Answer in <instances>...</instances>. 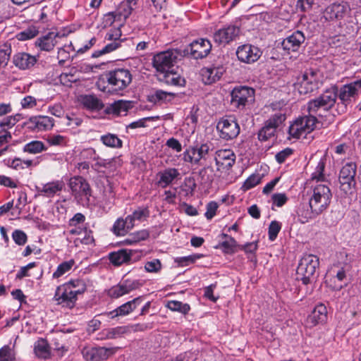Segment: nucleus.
<instances>
[{
	"mask_svg": "<svg viewBox=\"0 0 361 361\" xmlns=\"http://www.w3.org/2000/svg\"><path fill=\"white\" fill-rule=\"evenodd\" d=\"M128 69L118 68L104 73L97 82L99 90L106 93H118L125 90L132 82Z\"/></svg>",
	"mask_w": 361,
	"mask_h": 361,
	"instance_id": "nucleus-1",
	"label": "nucleus"
},
{
	"mask_svg": "<svg viewBox=\"0 0 361 361\" xmlns=\"http://www.w3.org/2000/svg\"><path fill=\"white\" fill-rule=\"evenodd\" d=\"M319 257L314 255H306L303 256L297 267V279L301 280L302 284L308 285L317 278L316 270L319 268Z\"/></svg>",
	"mask_w": 361,
	"mask_h": 361,
	"instance_id": "nucleus-2",
	"label": "nucleus"
},
{
	"mask_svg": "<svg viewBox=\"0 0 361 361\" xmlns=\"http://www.w3.org/2000/svg\"><path fill=\"white\" fill-rule=\"evenodd\" d=\"M361 90V79L337 87V111L341 114L346 111L347 106L355 99Z\"/></svg>",
	"mask_w": 361,
	"mask_h": 361,
	"instance_id": "nucleus-3",
	"label": "nucleus"
},
{
	"mask_svg": "<svg viewBox=\"0 0 361 361\" xmlns=\"http://www.w3.org/2000/svg\"><path fill=\"white\" fill-rule=\"evenodd\" d=\"M212 45L210 41L206 38H199L193 40L185 47L180 48V57H186L192 59H203L210 53Z\"/></svg>",
	"mask_w": 361,
	"mask_h": 361,
	"instance_id": "nucleus-4",
	"label": "nucleus"
},
{
	"mask_svg": "<svg viewBox=\"0 0 361 361\" xmlns=\"http://www.w3.org/2000/svg\"><path fill=\"white\" fill-rule=\"evenodd\" d=\"M332 193L329 188L319 184L313 190V195L309 200V207L316 214H320L331 203Z\"/></svg>",
	"mask_w": 361,
	"mask_h": 361,
	"instance_id": "nucleus-5",
	"label": "nucleus"
},
{
	"mask_svg": "<svg viewBox=\"0 0 361 361\" xmlns=\"http://www.w3.org/2000/svg\"><path fill=\"white\" fill-rule=\"evenodd\" d=\"M180 48L167 50L153 56L152 65L156 70L161 73L171 71L174 63L178 59H180Z\"/></svg>",
	"mask_w": 361,
	"mask_h": 361,
	"instance_id": "nucleus-6",
	"label": "nucleus"
},
{
	"mask_svg": "<svg viewBox=\"0 0 361 361\" xmlns=\"http://www.w3.org/2000/svg\"><path fill=\"white\" fill-rule=\"evenodd\" d=\"M68 185L78 202L89 203L92 189L85 178L80 176H73L69 180Z\"/></svg>",
	"mask_w": 361,
	"mask_h": 361,
	"instance_id": "nucleus-7",
	"label": "nucleus"
},
{
	"mask_svg": "<svg viewBox=\"0 0 361 361\" xmlns=\"http://www.w3.org/2000/svg\"><path fill=\"white\" fill-rule=\"evenodd\" d=\"M318 123L314 115L310 114L300 117L289 127L288 133L295 138H300L303 133H310L313 131Z\"/></svg>",
	"mask_w": 361,
	"mask_h": 361,
	"instance_id": "nucleus-8",
	"label": "nucleus"
},
{
	"mask_svg": "<svg viewBox=\"0 0 361 361\" xmlns=\"http://www.w3.org/2000/svg\"><path fill=\"white\" fill-rule=\"evenodd\" d=\"M255 90L247 86H238L231 92V103L238 109L252 104L255 102Z\"/></svg>",
	"mask_w": 361,
	"mask_h": 361,
	"instance_id": "nucleus-9",
	"label": "nucleus"
},
{
	"mask_svg": "<svg viewBox=\"0 0 361 361\" xmlns=\"http://www.w3.org/2000/svg\"><path fill=\"white\" fill-rule=\"evenodd\" d=\"M219 136L225 140L235 138L240 133V126L234 116H228L220 118L216 125Z\"/></svg>",
	"mask_w": 361,
	"mask_h": 361,
	"instance_id": "nucleus-10",
	"label": "nucleus"
},
{
	"mask_svg": "<svg viewBox=\"0 0 361 361\" xmlns=\"http://www.w3.org/2000/svg\"><path fill=\"white\" fill-rule=\"evenodd\" d=\"M142 257L141 252L136 250L121 249L111 252L108 255L110 262L115 267L123 264H129L138 261Z\"/></svg>",
	"mask_w": 361,
	"mask_h": 361,
	"instance_id": "nucleus-11",
	"label": "nucleus"
},
{
	"mask_svg": "<svg viewBox=\"0 0 361 361\" xmlns=\"http://www.w3.org/2000/svg\"><path fill=\"white\" fill-rule=\"evenodd\" d=\"M118 349V347H84L81 353L87 361H104L114 355Z\"/></svg>",
	"mask_w": 361,
	"mask_h": 361,
	"instance_id": "nucleus-12",
	"label": "nucleus"
},
{
	"mask_svg": "<svg viewBox=\"0 0 361 361\" xmlns=\"http://www.w3.org/2000/svg\"><path fill=\"white\" fill-rule=\"evenodd\" d=\"M317 72L312 69L305 71L300 81L295 84V88L300 95H305L318 89Z\"/></svg>",
	"mask_w": 361,
	"mask_h": 361,
	"instance_id": "nucleus-13",
	"label": "nucleus"
},
{
	"mask_svg": "<svg viewBox=\"0 0 361 361\" xmlns=\"http://www.w3.org/2000/svg\"><path fill=\"white\" fill-rule=\"evenodd\" d=\"M77 299L78 296L73 293V290L70 289L68 285L58 286L54 296V300L58 305L69 309L75 307Z\"/></svg>",
	"mask_w": 361,
	"mask_h": 361,
	"instance_id": "nucleus-14",
	"label": "nucleus"
},
{
	"mask_svg": "<svg viewBox=\"0 0 361 361\" xmlns=\"http://www.w3.org/2000/svg\"><path fill=\"white\" fill-rule=\"evenodd\" d=\"M350 11L349 4L344 1H336L329 5L324 11V15L328 20H340L343 19Z\"/></svg>",
	"mask_w": 361,
	"mask_h": 361,
	"instance_id": "nucleus-15",
	"label": "nucleus"
},
{
	"mask_svg": "<svg viewBox=\"0 0 361 361\" xmlns=\"http://www.w3.org/2000/svg\"><path fill=\"white\" fill-rule=\"evenodd\" d=\"M144 296L137 297L133 300L121 305L111 312L102 313V315H106V317L112 319L118 317L128 315L142 302Z\"/></svg>",
	"mask_w": 361,
	"mask_h": 361,
	"instance_id": "nucleus-16",
	"label": "nucleus"
},
{
	"mask_svg": "<svg viewBox=\"0 0 361 361\" xmlns=\"http://www.w3.org/2000/svg\"><path fill=\"white\" fill-rule=\"evenodd\" d=\"M262 55L260 49L253 45L246 44L238 47L236 56L239 61L245 63L257 61Z\"/></svg>",
	"mask_w": 361,
	"mask_h": 361,
	"instance_id": "nucleus-17",
	"label": "nucleus"
},
{
	"mask_svg": "<svg viewBox=\"0 0 361 361\" xmlns=\"http://www.w3.org/2000/svg\"><path fill=\"white\" fill-rule=\"evenodd\" d=\"M239 32L240 27L238 26L230 25L216 31L214 34V40L219 44H228L238 36Z\"/></svg>",
	"mask_w": 361,
	"mask_h": 361,
	"instance_id": "nucleus-18",
	"label": "nucleus"
},
{
	"mask_svg": "<svg viewBox=\"0 0 361 361\" xmlns=\"http://www.w3.org/2000/svg\"><path fill=\"white\" fill-rule=\"evenodd\" d=\"M173 92L164 91L159 89H152L147 97V100L154 105L161 106L171 103L176 97Z\"/></svg>",
	"mask_w": 361,
	"mask_h": 361,
	"instance_id": "nucleus-19",
	"label": "nucleus"
},
{
	"mask_svg": "<svg viewBox=\"0 0 361 361\" xmlns=\"http://www.w3.org/2000/svg\"><path fill=\"white\" fill-rule=\"evenodd\" d=\"M133 101L119 99L107 106L104 109V113L108 115L112 114L117 116H126L127 112L133 109Z\"/></svg>",
	"mask_w": 361,
	"mask_h": 361,
	"instance_id": "nucleus-20",
	"label": "nucleus"
},
{
	"mask_svg": "<svg viewBox=\"0 0 361 361\" xmlns=\"http://www.w3.org/2000/svg\"><path fill=\"white\" fill-rule=\"evenodd\" d=\"M305 40V37L303 32L300 30H296L282 41L281 46L284 50L288 52L296 51L299 49L300 45Z\"/></svg>",
	"mask_w": 361,
	"mask_h": 361,
	"instance_id": "nucleus-21",
	"label": "nucleus"
},
{
	"mask_svg": "<svg viewBox=\"0 0 361 361\" xmlns=\"http://www.w3.org/2000/svg\"><path fill=\"white\" fill-rule=\"evenodd\" d=\"M78 101L83 109L90 111H99L104 108V104L94 94H82Z\"/></svg>",
	"mask_w": 361,
	"mask_h": 361,
	"instance_id": "nucleus-22",
	"label": "nucleus"
},
{
	"mask_svg": "<svg viewBox=\"0 0 361 361\" xmlns=\"http://www.w3.org/2000/svg\"><path fill=\"white\" fill-rule=\"evenodd\" d=\"M215 162L218 166L228 170L235 162V154L231 149L219 150L216 152Z\"/></svg>",
	"mask_w": 361,
	"mask_h": 361,
	"instance_id": "nucleus-23",
	"label": "nucleus"
},
{
	"mask_svg": "<svg viewBox=\"0 0 361 361\" xmlns=\"http://www.w3.org/2000/svg\"><path fill=\"white\" fill-rule=\"evenodd\" d=\"M36 56L25 52H19L13 57V64L20 70L30 69L37 63Z\"/></svg>",
	"mask_w": 361,
	"mask_h": 361,
	"instance_id": "nucleus-24",
	"label": "nucleus"
},
{
	"mask_svg": "<svg viewBox=\"0 0 361 361\" xmlns=\"http://www.w3.org/2000/svg\"><path fill=\"white\" fill-rule=\"evenodd\" d=\"M324 111L330 110L336 104L337 99V86L334 85L326 90L318 97Z\"/></svg>",
	"mask_w": 361,
	"mask_h": 361,
	"instance_id": "nucleus-25",
	"label": "nucleus"
},
{
	"mask_svg": "<svg viewBox=\"0 0 361 361\" xmlns=\"http://www.w3.org/2000/svg\"><path fill=\"white\" fill-rule=\"evenodd\" d=\"M59 36V33L49 32L47 35L38 38L35 42V46L39 47L41 50L50 51L56 44V38Z\"/></svg>",
	"mask_w": 361,
	"mask_h": 361,
	"instance_id": "nucleus-26",
	"label": "nucleus"
},
{
	"mask_svg": "<svg viewBox=\"0 0 361 361\" xmlns=\"http://www.w3.org/2000/svg\"><path fill=\"white\" fill-rule=\"evenodd\" d=\"M327 318V310L324 304L317 305L311 314L308 316L307 320L313 326L324 322Z\"/></svg>",
	"mask_w": 361,
	"mask_h": 361,
	"instance_id": "nucleus-27",
	"label": "nucleus"
},
{
	"mask_svg": "<svg viewBox=\"0 0 361 361\" xmlns=\"http://www.w3.org/2000/svg\"><path fill=\"white\" fill-rule=\"evenodd\" d=\"M159 80L169 85L176 87H184L186 83L185 78L173 70L164 73L162 77L159 78Z\"/></svg>",
	"mask_w": 361,
	"mask_h": 361,
	"instance_id": "nucleus-28",
	"label": "nucleus"
},
{
	"mask_svg": "<svg viewBox=\"0 0 361 361\" xmlns=\"http://www.w3.org/2000/svg\"><path fill=\"white\" fill-rule=\"evenodd\" d=\"M128 332H129V326H121L111 329H107L103 330L99 334L100 337L98 339H115L121 337L122 335L127 334Z\"/></svg>",
	"mask_w": 361,
	"mask_h": 361,
	"instance_id": "nucleus-29",
	"label": "nucleus"
},
{
	"mask_svg": "<svg viewBox=\"0 0 361 361\" xmlns=\"http://www.w3.org/2000/svg\"><path fill=\"white\" fill-rule=\"evenodd\" d=\"M51 347L47 339L39 338L34 346V352L37 357L47 360L51 357Z\"/></svg>",
	"mask_w": 361,
	"mask_h": 361,
	"instance_id": "nucleus-30",
	"label": "nucleus"
},
{
	"mask_svg": "<svg viewBox=\"0 0 361 361\" xmlns=\"http://www.w3.org/2000/svg\"><path fill=\"white\" fill-rule=\"evenodd\" d=\"M180 173L177 169L168 168L163 172L160 173V179L159 183L162 188H166L169 185L174 179L179 176Z\"/></svg>",
	"mask_w": 361,
	"mask_h": 361,
	"instance_id": "nucleus-31",
	"label": "nucleus"
},
{
	"mask_svg": "<svg viewBox=\"0 0 361 361\" xmlns=\"http://www.w3.org/2000/svg\"><path fill=\"white\" fill-rule=\"evenodd\" d=\"M63 183L62 182H52L48 183L43 185L41 188L39 187H36V189L38 192L41 194L44 193L47 197L54 196L58 191H61L63 188Z\"/></svg>",
	"mask_w": 361,
	"mask_h": 361,
	"instance_id": "nucleus-32",
	"label": "nucleus"
},
{
	"mask_svg": "<svg viewBox=\"0 0 361 361\" xmlns=\"http://www.w3.org/2000/svg\"><path fill=\"white\" fill-rule=\"evenodd\" d=\"M237 247H239L235 239L233 237H229V240H226L219 243L216 249H221L224 254L232 255L237 252Z\"/></svg>",
	"mask_w": 361,
	"mask_h": 361,
	"instance_id": "nucleus-33",
	"label": "nucleus"
},
{
	"mask_svg": "<svg viewBox=\"0 0 361 361\" xmlns=\"http://www.w3.org/2000/svg\"><path fill=\"white\" fill-rule=\"evenodd\" d=\"M47 150V147H46L45 145L39 140L31 141L27 143L23 149L24 152L32 154H39Z\"/></svg>",
	"mask_w": 361,
	"mask_h": 361,
	"instance_id": "nucleus-34",
	"label": "nucleus"
},
{
	"mask_svg": "<svg viewBox=\"0 0 361 361\" xmlns=\"http://www.w3.org/2000/svg\"><path fill=\"white\" fill-rule=\"evenodd\" d=\"M102 143L109 147L121 148L123 146L122 140L115 134L108 133L101 137Z\"/></svg>",
	"mask_w": 361,
	"mask_h": 361,
	"instance_id": "nucleus-35",
	"label": "nucleus"
},
{
	"mask_svg": "<svg viewBox=\"0 0 361 361\" xmlns=\"http://www.w3.org/2000/svg\"><path fill=\"white\" fill-rule=\"evenodd\" d=\"M166 307L174 312H178L187 314L190 310V306L188 303H183L177 300H171L167 303Z\"/></svg>",
	"mask_w": 361,
	"mask_h": 361,
	"instance_id": "nucleus-36",
	"label": "nucleus"
},
{
	"mask_svg": "<svg viewBox=\"0 0 361 361\" xmlns=\"http://www.w3.org/2000/svg\"><path fill=\"white\" fill-rule=\"evenodd\" d=\"M338 183L340 184V189L345 195H350L353 192V189L355 185V180L350 179L349 178L338 177Z\"/></svg>",
	"mask_w": 361,
	"mask_h": 361,
	"instance_id": "nucleus-37",
	"label": "nucleus"
},
{
	"mask_svg": "<svg viewBox=\"0 0 361 361\" xmlns=\"http://www.w3.org/2000/svg\"><path fill=\"white\" fill-rule=\"evenodd\" d=\"M63 285H68L70 289L73 290V293H74L77 296L78 295H82L87 290L85 282L80 279L71 280Z\"/></svg>",
	"mask_w": 361,
	"mask_h": 361,
	"instance_id": "nucleus-38",
	"label": "nucleus"
},
{
	"mask_svg": "<svg viewBox=\"0 0 361 361\" xmlns=\"http://www.w3.org/2000/svg\"><path fill=\"white\" fill-rule=\"evenodd\" d=\"M11 52L12 49L10 44L5 43L0 45V67L1 66L5 67L8 65Z\"/></svg>",
	"mask_w": 361,
	"mask_h": 361,
	"instance_id": "nucleus-39",
	"label": "nucleus"
},
{
	"mask_svg": "<svg viewBox=\"0 0 361 361\" xmlns=\"http://www.w3.org/2000/svg\"><path fill=\"white\" fill-rule=\"evenodd\" d=\"M38 33V29L35 26L31 25L18 33L16 37L20 41H25L35 37Z\"/></svg>",
	"mask_w": 361,
	"mask_h": 361,
	"instance_id": "nucleus-40",
	"label": "nucleus"
},
{
	"mask_svg": "<svg viewBox=\"0 0 361 361\" xmlns=\"http://www.w3.org/2000/svg\"><path fill=\"white\" fill-rule=\"evenodd\" d=\"M203 254H193L186 257H176L175 262L180 267H185L190 264H194L197 259L204 257Z\"/></svg>",
	"mask_w": 361,
	"mask_h": 361,
	"instance_id": "nucleus-41",
	"label": "nucleus"
},
{
	"mask_svg": "<svg viewBox=\"0 0 361 361\" xmlns=\"http://www.w3.org/2000/svg\"><path fill=\"white\" fill-rule=\"evenodd\" d=\"M357 166L355 163L350 162L344 165L340 171L339 176L355 179Z\"/></svg>",
	"mask_w": 361,
	"mask_h": 361,
	"instance_id": "nucleus-42",
	"label": "nucleus"
},
{
	"mask_svg": "<svg viewBox=\"0 0 361 361\" xmlns=\"http://www.w3.org/2000/svg\"><path fill=\"white\" fill-rule=\"evenodd\" d=\"M309 204L308 205H303L302 207H300L298 212V216L300 218V221L301 223L305 224L309 221V219H311L318 214H316L314 212H313L312 209H310V210L308 209Z\"/></svg>",
	"mask_w": 361,
	"mask_h": 361,
	"instance_id": "nucleus-43",
	"label": "nucleus"
},
{
	"mask_svg": "<svg viewBox=\"0 0 361 361\" xmlns=\"http://www.w3.org/2000/svg\"><path fill=\"white\" fill-rule=\"evenodd\" d=\"M276 129L265 122L264 126L262 127L257 133L258 140L260 141H267L274 135Z\"/></svg>",
	"mask_w": 361,
	"mask_h": 361,
	"instance_id": "nucleus-44",
	"label": "nucleus"
},
{
	"mask_svg": "<svg viewBox=\"0 0 361 361\" xmlns=\"http://www.w3.org/2000/svg\"><path fill=\"white\" fill-rule=\"evenodd\" d=\"M74 264L75 261L73 259L62 262L58 266L56 270L54 272L53 278L56 279L61 277L64 274L70 271Z\"/></svg>",
	"mask_w": 361,
	"mask_h": 361,
	"instance_id": "nucleus-45",
	"label": "nucleus"
},
{
	"mask_svg": "<svg viewBox=\"0 0 361 361\" xmlns=\"http://www.w3.org/2000/svg\"><path fill=\"white\" fill-rule=\"evenodd\" d=\"M322 109L324 110V106H322L318 97L311 99L308 102L307 104V110L310 114L317 116H321L320 114L318 113L319 110Z\"/></svg>",
	"mask_w": 361,
	"mask_h": 361,
	"instance_id": "nucleus-46",
	"label": "nucleus"
},
{
	"mask_svg": "<svg viewBox=\"0 0 361 361\" xmlns=\"http://www.w3.org/2000/svg\"><path fill=\"white\" fill-rule=\"evenodd\" d=\"M210 150V147L207 143H203L200 145L196 144V145L191 147L192 154H199L200 156V157L203 158V159H206V155L209 154Z\"/></svg>",
	"mask_w": 361,
	"mask_h": 361,
	"instance_id": "nucleus-47",
	"label": "nucleus"
},
{
	"mask_svg": "<svg viewBox=\"0 0 361 361\" xmlns=\"http://www.w3.org/2000/svg\"><path fill=\"white\" fill-rule=\"evenodd\" d=\"M106 293L111 298H118L126 294L122 282L112 286L107 290Z\"/></svg>",
	"mask_w": 361,
	"mask_h": 361,
	"instance_id": "nucleus-48",
	"label": "nucleus"
},
{
	"mask_svg": "<svg viewBox=\"0 0 361 361\" xmlns=\"http://www.w3.org/2000/svg\"><path fill=\"white\" fill-rule=\"evenodd\" d=\"M281 229V224L277 221H272L268 228L269 239L274 241L278 236L279 233Z\"/></svg>",
	"mask_w": 361,
	"mask_h": 361,
	"instance_id": "nucleus-49",
	"label": "nucleus"
},
{
	"mask_svg": "<svg viewBox=\"0 0 361 361\" xmlns=\"http://www.w3.org/2000/svg\"><path fill=\"white\" fill-rule=\"evenodd\" d=\"M261 179L259 174H252L245 180L242 189L245 191L254 188L260 183Z\"/></svg>",
	"mask_w": 361,
	"mask_h": 361,
	"instance_id": "nucleus-50",
	"label": "nucleus"
},
{
	"mask_svg": "<svg viewBox=\"0 0 361 361\" xmlns=\"http://www.w3.org/2000/svg\"><path fill=\"white\" fill-rule=\"evenodd\" d=\"M286 116L285 114L279 112L271 116L266 123L276 129L286 120Z\"/></svg>",
	"mask_w": 361,
	"mask_h": 361,
	"instance_id": "nucleus-51",
	"label": "nucleus"
},
{
	"mask_svg": "<svg viewBox=\"0 0 361 361\" xmlns=\"http://www.w3.org/2000/svg\"><path fill=\"white\" fill-rule=\"evenodd\" d=\"M54 118L49 116H39V121L37 123V128L39 130H49L54 126Z\"/></svg>",
	"mask_w": 361,
	"mask_h": 361,
	"instance_id": "nucleus-52",
	"label": "nucleus"
},
{
	"mask_svg": "<svg viewBox=\"0 0 361 361\" xmlns=\"http://www.w3.org/2000/svg\"><path fill=\"white\" fill-rule=\"evenodd\" d=\"M159 116L145 117V118L139 119L138 121L130 123L129 125H128L126 126V128L134 129V128H145L147 126V125H146L147 121H156V120H159Z\"/></svg>",
	"mask_w": 361,
	"mask_h": 361,
	"instance_id": "nucleus-53",
	"label": "nucleus"
},
{
	"mask_svg": "<svg viewBox=\"0 0 361 361\" xmlns=\"http://www.w3.org/2000/svg\"><path fill=\"white\" fill-rule=\"evenodd\" d=\"M112 231L116 235H124L128 231L124 222V219L121 218L118 219L113 226Z\"/></svg>",
	"mask_w": 361,
	"mask_h": 361,
	"instance_id": "nucleus-54",
	"label": "nucleus"
},
{
	"mask_svg": "<svg viewBox=\"0 0 361 361\" xmlns=\"http://www.w3.org/2000/svg\"><path fill=\"white\" fill-rule=\"evenodd\" d=\"M23 118L24 116L21 114H16L14 116H8L0 122V127L7 126L8 128H12L16 124V123Z\"/></svg>",
	"mask_w": 361,
	"mask_h": 361,
	"instance_id": "nucleus-55",
	"label": "nucleus"
},
{
	"mask_svg": "<svg viewBox=\"0 0 361 361\" xmlns=\"http://www.w3.org/2000/svg\"><path fill=\"white\" fill-rule=\"evenodd\" d=\"M122 283L123 284L126 294H128L130 292L142 286V283L140 280L126 279L122 281Z\"/></svg>",
	"mask_w": 361,
	"mask_h": 361,
	"instance_id": "nucleus-56",
	"label": "nucleus"
},
{
	"mask_svg": "<svg viewBox=\"0 0 361 361\" xmlns=\"http://www.w3.org/2000/svg\"><path fill=\"white\" fill-rule=\"evenodd\" d=\"M184 185L185 187L188 188V189L186 190L182 188V190L185 192V195H190L192 196L197 188V184L195 183V178L192 176L185 178Z\"/></svg>",
	"mask_w": 361,
	"mask_h": 361,
	"instance_id": "nucleus-57",
	"label": "nucleus"
},
{
	"mask_svg": "<svg viewBox=\"0 0 361 361\" xmlns=\"http://www.w3.org/2000/svg\"><path fill=\"white\" fill-rule=\"evenodd\" d=\"M12 238L13 241L20 246L24 245L27 241V234L24 231L18 229L13 232Z\"/></svg>",
	"mask_w": 361,
	"mask_h": 361,
	"instance_id": "nucleus-58",
	"label": "nucleus"
},
{
	"mask_svg": "<svg viewBox=\"0 0 361 361\" xmlns=\"http://www.w3.org/2000/svg\"><path fill=\"white\" fill-rule=\"evenodd\" d=\"M324 169L325 161L323 159H321L316 167V171L313 173L312 178L317 180L324 181L325 179L324 175Z\"/></svg>",
	"mask_w": 361,
	"mask_h": 361,
	"instance_id": "nucleus-59",
	"label": "nucleus"
},
{
	"mask_svg": "<svg viewBox=\"0 0 361 361\" xmlns=\"http://www.w3.org/2000/svg\"><path fill=\"white\" fill-rule=\"evenodd\" d=\"M293 152L294 150L292 148L286 147L278 152L275 156V159L279 164H281L285 162L288 157L293 154Z\"/></svg>",
	"mask_w": 361,
	"mask_h": 361,
	"instance_id": "nucleus-60",
	"label": "nucleus"
},
{
	"mask_svg": "<svg viewBox=\"0 0 361 361\" xmlns=\"http://www.w3.org/2000/svg\"><path fill=\"white\" fill-rule=\"evenodd\" d=\"M161 268V263L159 259H154L152 261L147 262L145 269L147 272H158Z\"/></svg>",
	"mask_w": 361,
	"mask_h": 361,
	"instance_id": "nucleus-61",
	"label": "nucleus"
},
{
	"mask_svg": "<svg viewBox=\"0 0 361 361\" xmlns=\"http://www.w3.org/2000/svg\"><path fill=\"white\" fill-rule=\"evenodd\" d=\"M314 0H297L296 8L302 12H307L312 8Z\"/></svg>",
	"mask_w": 361,
	"mask_h": 361,
	"instance_id": "nucleus-62",
	"label": "nucleus"
},
{
	"mask_svg": "<svg viewBox=\"0 0 361 361\" xmlns=\"http://www.w3.org/2000/svg\"><path fill=\"white\" fill-rule=\"evenodd\" d=\"M273 204L279 207L283 206L288 201L285 193H274L271 196Z\"/></svg>",
	"mask_w": 361,
	"mask_h": 361,
	"instance_id": "nucleus-63",
	"label": "nucleus"
},
{
	"mask_svg": "<svg viewBox=\"0 0 361 361\" xmlns=\"http://www.w3.org/2000/svg\"><path fill=\"white\" fill-rule=\"evenodd\" d=\"M133 8L128 4H121L117 12L118 17L123 16L124 20L127 19L132 13Z\"/></svg>",
	"mask_w": 361,
	"mask_h": 361,
	"instance_id": "nucleus-64",
	"label": "nucleus"
}]
</instances>
